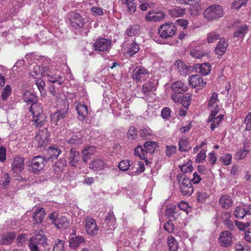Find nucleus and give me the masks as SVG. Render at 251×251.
Returning <instances> with one entry per match:
<instances>
[{
  "label": "nucleus",
  "mask_w": 251,
  "mask_h": 251,
  "mask_svg": "<svg viewBox=\"0 0 251 251\" xmlns=\"http://www.w3.org/2000/svg\"><path fill=\"white\" fill-rule=\"evenodd\" d=\"M176 179L181 194L183 196H190L194 192V188L190 179L182 173L177 175Z\"/></svg>",
  "instance_id": "nucleus-1"
},
{
  "label": "nucleus",
  "mask_w": 251,
  "mask_h": 251,
  "mask_svg": "<svg viewBox=\"0 0 251 251\" xmlns=\"http://www.w3.org/2000/svg\"><path fill=\"white\" fill-rule=\"evenodd\" d=\"M42 76H47L49 81L52 83H56L59 86L63 83V80L61 79L63 77L56 74L55 70L53 66H42Z\"/></svg>",
  "instance_id": "nucleus-2"
},
{
  "label": "nucleus",
  "mask_w": 251,
  "mask_h": 251,
  "mask_svg": "<svg viewBox=\"0 0 251 251\" xmlns=\"http://www.w3.org/2000/svg\"><path fill=\"white\" fill-rule=\"evenodd\" d=\"M203 15L207 20H217L224 16V10L220 5L213 4L204 11Z\"/></svg>",
  "instance_id": "nucleus-3"
},
{
  "label": "nucleus",
  "mask_w": 251,
  "mask_h": 251,
  "mask_svg": "<svg viewBox=\"0 0 251 251\" xmlns=\"http://www.w3.org/2000/svg\"><path fill=\"white\" fill-rule=\"evenodd\" d=\"M47 242V238L42 230L35 231L34 235L30 238L28 246L31 251H39L38 245H44Z\"/></svg>",
  "instance_id": "nucleus-4"
},
{
  "label": "nucleus",
  "mask_w": 251,
  "mask_h": 251,
  "mask_svg": "<svg viewBox=\"0 0 251 251\" xmlns=\"http://www.w3.org/2000/svg\"><path fill=\"white\" fill-rule=\"evenodd\" d=\"M46 161H47L44 156L37 155L33 157L29 163V170L34 174H38L44 167L45 162Z\"/></svg>",
  "instance_id": "nucleus-5"
},
{
  "label": "nucleus",
  "mask_w": 251,
  "mask_h": 251,
  "mask_svg": "<svg viewBox=\"0 0 251 251\" xmlns=\"http://www.w3.org/2000/svg\"><path fill=\"white\" fill-rule=\"evenodd\" d=\"M249 30V25L241 22H238L235 25V30L233 32V37L243 39Z\"/></svg>",
  "instance_id": "nucleus-6"
},
{
  "label": "nucleus",
  "mask_w": 251,
  "mask_h": 251,
  "mask_svg": "<svg viewBox=\"0 0 251 251\" xmlns=\"http://www.w3.org/2000/svg\"><path fill=\"white\" fill-rule=\"evenodd\" d=\"M233 235L227 230L224 231L220 233L219 242L220 244L224 247H228L231 245Z\"/></svg>",
  "instance_id": "nucleus-7"
},
{
  "label": "nucleus",
  "mask_w": 251,
  "mask_h": 251,
  "mask_svg": "<svg viewBox=\"0 0 251 251\" xmlns=\"http://www.w3.org/2000/svg\"><path fill=\"white\" fill-rule=\"evenodd\" d=\"M69 15L70 21L73 27L75 28L83 27L84 25L83 19L79 13L71 12Z\"/></svg>",
  "instance_id": "nucleus-8"
},
{
  "label": "nucleus",
  "mask_w": 251,
  "mask_h": 251,
  "mask_svg": "<svg viewBox=\"0 0 251 251\" xmlns=\"http://www.w3.org/2000/svg\"><path fill=\"white\" fill-rule=\"evenodd\" d=\"M111 44L110 40L101 38L96 41L94 44V47L96 50L103 51L108 50Z\"/></svg>",
  "instance_id": "nucleus-9"
},
{
  "label": "nucleus",
  "mask_w": 251,
  "mask_h": 251,
  "mask_svg": "<svg viewBox=\"0 0 251 251\" xmlns=\"http://www.w3.org/2000/svg\"><path fill=\"white\" fill-rule=\"evenodd\" d=\"M85 222L86 232L92 235L97 234L99 229L95 221L91 218L87 217L85 218Z\"/></svg>",
  "instance_id": "nucleus-10"
},
{
  "label": "nucleus",
  "mask_w": 251,
  "mask_h": 251,
  "mask_svg": "<svg viewBox=\"0 0 251 251\" xmlns=\"http://www.w3.org/2000/svg\"><path fill=\"white\" fill-rule=\"evenodd\" d=\"M191 101V97L189 94H186L183 96L181 94L177 97L174 95V102L176 103H181V105L184 109H188Z\"/></svg>",
  "instance_id": "nucleus-11"
},
{
  "label": "nucleus",
  "mask_w": 251,
  "mask_h": 251,
  "mask_svg": "<svg viewBox=\"0 0 251 251\" xmlns=\"http://www.w3.org/2000/svg\"><path fill=\"white\" fill-rule=\"evenodd\" d=\"M25 159L23 157L17 156L14 158L12 165V171L14 173L19 174L24 170Z\"/></svg>",
  "instance_id": "nucleus-12"
},
{
  "label": "nucleus",
  "mask_w": 251,
  "mask_h": 251,
  "mask_svg": "<svg viewBox=\"0 0 251 251\" xmlns=\"http://www.w3.org/2000/svg\"><path fill=\"white\" fill-rule=\"evenodd\" d=\"M175 70L181 75H186L191 72V67L187 66L185 63L180 60H177L175 64Z\"/></svg>",
  "instance_id": "nucleus-13"
},
{
  "label": "nucleus",
  "mask_w": 251,
  "mask_h": 251,
  "mask_svg": "<svg viewBox=\"0 0 251 251\" xmlns=\"http://www.w3.org/2000/svg\"><path fill=\"white\" fill-rule=\"evenodd\" d=\"M188 81L189 85L193 88L197 87L202 88L206 84V82H204L203 78L198 75L189 76Z\"/></svg>",
  "instance_id": "nucleus-14"
},
{
  "label": "nucleus",
  "mask_w": 251,
  "mask_h": 251,
  "mask_svg": "<svg viewBox=\"0 0 251 251\" xmlns=\"http://www.w3.org/2000/svg\"><path fill=\"white\" fill-rule=\"evenodd\" d=\"M173 26L172 23L166 24L161 25L158 30V33L160 36L163 38L171 37L173 34Z\"/></svg>",
  "instance_id": "nucleus-15"
},
{
  "label": "nucleus",
  "mask_w": 251,
  "mask_h": 251,
  "mask_svg": "<svg viewBox=\"0 0 251 251\" xmlns=\"http://www.w3.org/2000/svg\"><path fill=\"white\" fill-rule=\"evenodd\" d=\"M67 110H58L53 113L50 114L51 124L54 125H59L61 123L66 116Z\"/></svg>",
  "instance_id": "nucleus-16"
},
{
  "label": "nucleus",
  "mask_w": 251,
  "mask_h": 251,
  "mask_svg": "<svg viewBox=\"0 0 251 251\" xmlns=\"http://www.w3.org/2000/svg\"><path fill=\"white\" fill-rule=\"evenodd\" d=\"M147 75L148 72L145 69L141 68L137 70L136 67L132 72V78L137 81L144 80Z\"/></svg>",
  "instance_id": "nucleus-17"
},
{
  "label": "nucleus",
  "mask_w": 251,
  "mask_h": 251,
  "mask_svg": "<svg viewBox=\"0 0 251 251\" xmlns=\"http://www.w3.org/2000/svg\"><path fill=\"white\" fill-rule=\"evenodd\" d=\"M61 152L57 147H50L48 151L47 156L45 158L47 161H52L57 158Z\"/></svg>",
  "instance_id": "nucleus-18"
},
{
  "label": "nucleus",
  "mask_w": 251,
  "mask_h": 251,
  "mask_svg": "<svg viewBox=\"0 0 251 251\" xmlns=\"http://www.w3.org/2000/svg\"><path fill=\"white\" fill-rule=\"evenodd\" d=\"M233 200L230 196L224 195H222L219 200V203L224 209H228L233 204Z\"/></svg>",
  "instance_id": "nucleus-19"
},
{
  "label": "nucleus",
  "mask_w": 251,
  "mask_h": 251,
  "mask_svg": "<svg viewBox=\"0 0 251 251\" xmlns=\"http://www.w3.org/2000/svg\"><path fill=\"white\" fill-rule=\"evenodd\" d=\"M188 90L187 84L181 81H176L174 83V95L179 93L183 94Z\"/></svg>",
  "instance_id": "nucleus-20"
},
{
  "label": "nucleus",
  "mask_w": 251,
  "mask_h": 251,
  "mask_svg": "<svg viewBox=\"0 0 251 251\" xmlns=\"http://www.w3.org/2000/svg\"><path fill=\"white\" fill-rule=\"evenodd\" d=\"M45 215V211L42 208H37L33 213L32 218L34 224H39L42 223Z\"/></svg>",
  "instance_id": "nucleus-21"
},
{
  "label": "nucleus",
  "mask_w": 251,
  "mask_h": 251,
  "mask_svg": "<svg viewBox=\"0 0 251 251\" xmlns=\"http://www.w3.org/2000/svg\"><path fill=\"white\" fill-rule=\"evenodd\" d=\"M80 158L79 152L74 149L70 150L69 153V163L72 166H76Z\"/></svg>",
  "instance_id": "nucleus-22"
},
{
  "label": "nucleus",
  "mask_w": 251,
  "mask_h": 251,
  "mask_svg": "<svg viewBox=\"0 0 251 251\" xmlns=\"http://www.w3.org/2000/svg\"><path fill=\"white\" fill-rule=\"evenodd\" d=\"M58 229H66L69 226V222L67 218L64 216L58 217L57 219L55 220L54 224Z\"/></svg>",
  "instance_id": "nucleus-23"
},
{
  "label": "nucleus",
  "mask_w": 251,
  "mask_h": 251,
  "mask_svg": "<svg viewBox=\"0 0 251 251\" xmlns=\"http://www.w3.org/2000/svg\"><path fill=\"white\" fill-rule=\"evenodd\" d=\"M46 117L43 114L34 115L32 117V122L33 125L37 127H41L44 126L46 123Z\"/></svg>",
  "instance_id": "nucleus-24"
},
{
  "label": "nucleus",
  "mask_w": 251,
  "mask_h": 251,
  "mask_svg": "<svg viewBox=\"0 0 251 251\" xmlns=\"http://www.w3.org/2000/svg\"><path fill=\"white\" fill-rule=\"evenodd\" d=\"M76 110L78 115V118L81 121H83L88 115L87 106L85 104H78L76 106Z\"/></svg>",
  "instance_id": "nucleus-25"
},
{
  "label": "nucleus",
  "mask_w": 251,
  "mask_h": 251,
  "mask_svg": "<svg viewBox=\"0 0 251 251\" xmlns=\"http://www.w3.org/2000/svg\"><path fill=\"white\" fill-rule=\"evenodd\" d=\"M15 237L16 234L14 232H7L1 236L0 243L2 245H10L13 242Z\"/></svg>",
  "instance_id": "nucleus-26"
},
{
  "label": "nucleus",
  "mask_w": 251,
  "mask_h": 251,
  "mask_svg": "<svg viewBox=\"0 0 251 251\" xmlns=\"http://www.w3.org/2000/svg\"><path fill=\"white\" fill-rule=\"evenodd\" d=\"M95 152L96 148L92 146L85 148L82 151L83 162L86 163L87 160L90 159L91 156L95 154Z\"/></svg>",
  "instance_id": "nucleus-27"
},
{
  "label": "nucleus",
  "mask_w": 251,
  "mask_h": 251,
  "mask_svg": "<svg viewBox=\"0 0 251 251\" xmlns=\"http://www.w3.org/2000/svg\"><path fill=\"white\" fill-rule=\"evenodd\" d=\"M66 165L67 161L65 158H61L59 160L55 162V164L53 167L52 171L54 174L62 172Z\"/></svg>",
  "instance_id": "nucleus-28"
},
{
  "label": "nucleus",
  "mask_w": 251,
  "mask_h": 251,
  "mask_svg": "<svg viewBox=\"0 0 251 251\" xmlns=\"http://www.w3.org/2000/svg\"><path fill=\"white\" fill-rule=\"evenodd\" d=\"M89 168L93 171H100L104 168V162L101 159H95L91 162Z\"/></svg>",
  "instance_id": "nucleus-29"
},
{
  "label": "nucleus",
  "mask_w": 251,
  "mask_h": 251,
  "mask_svg": "<svg viewBox=\"0 0 251 251\" xmlns=\"http://www.w3.org/2000/svg\"><path fill=\"white\" fill-rule=\"evenodd\" d=\"M85 242V239L83 236H78L71 238L69 245L71 248L75 249L82 243Z\"/></svg>",
  "instance_id": "nucleus-30"
},
{
  "label": "nucleus",
  "mask_w": 251,
  "mask_h": 251,
  "mask_svg": "<svg viewBox=\"0 0 251 251\" xmlns=\"http://www.w3.org/2000/svg\"><path fill=\"white\" fill-rule=\"evenodd\" d=\"M105 222L110 229H113L116 226V218L112 210L108 213V215L105 219Z\"/></svg>",
  "instance_id": "nucleus-31"
},
{
  "label": "nucleus",
  "mask_w": 251,
  "mask_h": 251,
  "mask_svg": "<svg viewBox=\"0 0 251 251\" xmlns=\"http://www.w3.org/2000/svg\"><path fill=\"white\" fill-rule=\"evenodd\" d=\"M152 13L149 12L145 17L147 21L159 22L165 18V15L163 13H157L155 15H151Z\"/></svg>",
  "instance_id": "nucleus-32"
},
{
  "label": "nucleus",
  "mask_w": 251,
  "mask_h": 251,
  "mask_svg": "<svg viewBox=\"0 0 251 251\" xmlns=\"http://www.w3.org/2000/svg\"><path fill=\"white\" fill-rule=\"evenodd\" d=\"M140 32V27L138 25H134L129 26L127 28L126 33L129 37L138 35Z\"/></svg>",
  "instance_id": "nucleus-33"
},
{
  "label": "nucleus",
  "mask_w": 251,
  "mask_h": 251,
  "mask_svg": "<svg viewBox=\"0 0 251 251\" xmlns=\"http://www.w3.org/2000/svg\"><path fill=\"white\" fill-rule=\"evenodd\" d=\"M29 109L32 116L43 114V107L41 104L36 101L31 104Z\"/></svg>",
  "instance_id": "nucleus-34"
},
{
  "label": "nucleus",
  "mask_w": 251,
  "mask_h": 251,
  "mask_svg": "<svg viewBox=\"0 0 251 251\" xmlns=\"http://www.w3.org/2000/svg\"><path fill=\"white\" fill-rule=\"evenodd\" d=\"M226 47L225 40L221 39L215 49V52L217 54L223 55L226 52Z\"/></svg>",
  "instance_id": "nucleus-35"
},
{
  "label": "nucleus",
  "mask_w": 251,
  "mask_h": 251,
  "mask_svg": "<svg viewBox=\"0 0 251 251\" xmlns=\"http://www.w3.org/2000/svg\"><path fill=\"white\" fill-rule=\"evenodd\" d=\"M82 138L80 135H73L68 141V143L72 146H76L82 143Z\"/></svg>",
  "instance_id": "nucleus-36"
},
{
  "label": "nucleus",
  "mask_w": 251,
  "mask_h": 251,
  "mask_svg": "<svg viewBox=\"0 0 251 251\" xmlns=\"http://www.w3.org/2000/svg\"><path fill=\"white\" fill-rule=\"evenodd\" d=\"M199 73L203 75H207L211 71V66L208 63H204L199 65Z\"/></svg>",
  "instance_id": "nucleus-37"
},
{
  "label": "nucleus",
  "mask_w": 251,
  "mask_h": 251,
  "mask_svg": "<svg viewBox=\"0 0 251 251\" xmlns=\"http://www.w3.org/2000/svg\"><path fill=\"white\" fill-rule=\"evenodd\" d=\"M24 100L25 101L28 102H35L37 100V98L35 95L30 91H26L23 96Z\"/></svg>",
  "instance_id": "nucleus-38"
},
{
  "label": "nucleus",
  "mask_w": 251,
  "mask_h": 251,
  "mask_svg": "<svg viewBox=\"0 0 251 251\" xmlns=\"http://www.w3.org/2000/svg\"><path fill=\"white\" fill-rule=\"evenodd\" d=\"M144 147L146 149L147 152L148 151L150 153L153 152L155 149L157 147V144L155 142L147 141L144 144Z\"/></svg>",
  "instance_id": "nucleus-39"
},
{
  "label": "nucleus",
  "mask_w": 251,
  "mask_h": 251,
  "mask_svg": "<svg viewBox=\"0 0 251 251\" xmlns=\"http://www.w3.org/2000/svg\"><path fill=\"white\" fill-rule=\"evenodd\" d=\"M155 90L154 84L151 82L148 81L144 84L142 87V92L144 94H147L150 92L153 91Z\"/></svg>",
  "instance_id": "nucleus-40"
},
{
  "label": "nucleus",
  "mask_w": 251,
  "mask_h": 251,
  "mask_svg": "<svg viewBox=\"0 0 251 251\" xmlns=\"http://www.w3.org/2000/svg\"><path fill=\"white\" fill-rule=\"evenodd\" d=\"M245 209H244V207L237 206L235 207L233 213L235 216L238 219L243 218L246 216V213L245 212Z\"/></svg>",
  "instance_id": "nucleus-41"
},
{
  "label": "nucleus",
  "mask_w": 251,
  "mask_h": 251,
  "mask_svg": "<svg viewBox=\"0 0 251 251\" xmlns=\"http://www.w3.org/2000/svg\"><path fill=\"white\" fill-rule=\"evenodd\" d=\"M190 54L192 57L197 59H200L203 56H206L207 55V53L204 52L203 51L199 50L197 49H193L190 51Z\"/></svg>",
  "instance_id": "nucleus-42"
},
{
  "label": "nucleus",
  "mask_w": 251,
  "mask_h": 251,
  "mask_svg": "<svg viewBox=\"0 0 251 251\" xmlns=\"http://www.w3.org/2000/svg\"><path fill=\"white\" fill-rule=\"evenodd\" d=\"M134 154L139 157L141 159L146 158L147 151L144 150L142 147L137 146L134 150Z\"/></svg>",
  "instance_id": "nucleus-43"
},
{
  "label": "nucleus",
  "mask_w": 251,
  "mask_h": 251,
  "mask_svg": "<svg viewBox=\"0 0 251 251\" xmlns=\"http://www.w3.org/2000/svg\"><path fill=\"white\" fill-rule=\"evenodd\" d=\"M223 119L224 115L222 114H220L216 117H215V116L214 117L213 122L211 123L210 126L211 130L213 131L216 127H217Z\"/></svg>",
  "instance_id": "nucleus-44"
},
{
  "label": "nucleus",
  "mask_w": 251,
  "mask_h": 251,
  "mask_svg": "<svg viewBox=\"0 0 251 251\" xmlns=\"http://www.w3.org/2000/svg\"><path fill=\"white\" fill-rule=\"evenodd\" d=\"M177 208L180 209V210L188 212V210L189 209L188 203L185 201H182L179 202L176 206H174V214L176 213V210Z\"/></svg>",
  "instance_id": "nucleus-45"
},
{
  "label": "nucleus",
  "mask_w": 251,
  "mask_h": 251,
  "mask_svg": "<svg viewBox=\"0 0 251 251\" xmlns=\"http://www.w3.org/2000/svg\"><path fill=\"white\" fill-rule=\"evenodd\" d=\"M179 149L182 151H187L189 150L188 140L185 138H181L179 141Z\"/></svg>",
  "instance_id": "nucleus-46"
},
{
  "label": "nucleus",
  "mask_w": 251,
  "mask_h": 251,
  "mask_svg": "<svg viewBox=\"0 0 251 251\" xmlns=\"http://www.w3.org/2000/svg\"><path fill=\"white\" fill-rule=\"evenodd\" d=\"M122 2L127 5L128 11L130 13H134L136 11V5L133 0H122Z\"/></svg>",
  "instance_id": "nucleus-47"
},
{
  "label": "nucleus",
  "mask_w": 251,
  "mask_h": 251,
  "mask_svg": "<svg viewBox=\"0 0 251 251\" xmlns=\"http://www.w3.org/2000/svg\"><path fill=\"white\" fill-rule=\"evenodd\" d=\"M65 242L59 239H57L54 242L53 245V251H64V245Z\"/></svg>",
  "instance_id": "nucleus-48"
},
{
  "label": "nucleus",
  "mask_w": 251,
  "mask_h": 251,
  "mask_svg": "<svg viewBox=\"0 0 251 251\" xmlns=\"http://www.w3.org/2000/svg\"><path fill=\"white\" fill-rule=\"evenodd\" d=\"M42 67L35 65L33 66L32 70L30 72L29 74L31 76L37 78V76L43 72Z\"/></svg>",
  "instance_id": "nucleus-49"
},
{
  "label": "nucleus",
  "mask_w": 251,
  "mask_h": 251,
  "mask_svg": "<svg viewBox=\"0 0 251 251\" xmlns=\"http://www.w3.org/2000/svg\"><path fill=\"white\" fill-rule=\"evenodd\" d=\"M219 37L220 36L219 33L215 31H212L207 34V42L209 43L214 42L218 40Z\"/></svg>",
  "instance_id": "nucleus-50"
},
{
  "label": "nucleus",
  "mask_w": 251,
  "mask_h": 251,
  "mask_svg": "<svg viewBox=\"0 0 251 251\" xmlns=\"http://www.w3.org/2000/svg\"><path fill=\"white\" fill-rule=\"evenodd\" d=\"M12 91L11 87L10 85H7L4 88L1 95V97L3 100H7L8 97L11 95Z\"/></svg>",
  "instance_id": "nucleus-51"
},
{
  "label": "nucleus",
  "mask_w": 251,
  "mask_h": 251,
  "mask_svg": "<svg viewBox=\"0 0 251 251\" xmlns=\"http://www.w3.org/2000/svg\"><path fill=\"white\" fill-rule=\"evenodd\" d=\"M27 235V234L22 233L18 236L17 239V244L18 246L22 247L25 244L27 239V237H26Z\"/></svg>",
  "instance_id": "nucleus-52"
},
{
  "label": "nucleus",
  "mask_w": 251,
  "mask_h": 251,
  "mask_svg": "<svg viewBox=\"0 0 251 251\" xmlns=\"http://www.w3.org/2000/svg\"><path fill=\"white\" fill-rule=\"evenodd\" d=\"M206 157V151L204 149H202L197 155L195 161L196 163H202L205 161Z\"/></svg>",
  "instance_id": "nucleus-53"
},
{
  "label": "nucleus",
  "mask_w": 251,
  "mask_h": 251,
  "mask_svg": "<svg viewBox=\"0 0 251 251\" xmlns=\"http://www.w3.org/2000/svg\"><path fill=\"white\" fill-rule=\"evenodd\" d=\"M139 50V45L136 43L133 42L131 44L130 48L128 50L127 53L128 55L132 56L133 54L137 53L138 51Z\"/></svg>",
  "instance_id": "nucleus-54"
},
{
  "label": "nucleus",
  "mask_w": 251,
  "mask_h": 251,
  "mask_svg": "<svg viewBox=\"0 0 251 251\" xmlns=\"http://www.w3.org/2000/svg\"><path fill=\"white\" fill-rule=\"evenodd\" d=\"M140 136L143 138L150 139L151 136V130L150 128H144L139 131Z\"/></svg>",
  "instance_id": "nucleus-55"
},
{
  "label": "nucleus",
  "mask_w": 251,
  "mask_h": 251,
  "mask_svg": "<svg viewBox=\"0 0 251 251\" xmlns=\"http://www.w3.org/2000/svg\"><path fill=\"white\" fill-rule=\"evenodd\" d=\"M130 164L128 160H124L121 161L119 165V168L123 171H127L129 169Z\"/></svg>",
  "instance_id": "nucleus-56"
},
{
  "label": "nucleus",
  "mask_w": 251,
  "mask_h": 251,
  "mask_svg": "<svg viewBox=\"0 0 251 251\" xmlns=\"http://www.w3.org/2000/svg\"><path fill=\"white\" fill-rule=\"evenodd\" d=\"M247 0H238L234 1L232 4V8L236 10H239L243 5H246Z\"/></svg>",
  "instance_id": "nucleus-57"
},
{
  "label": "nucleus",
  "mask_w": 251,
  "mask_h": 251,
  "mask_svg": "<svg viewBox=\"0 0 251 251\" xmlns=\"http://www.w3.org/2000/svg\"><path fill=\"white\" fill-rule=\"evenodd\" d=\"M219 100L218 99V94L216 92H213L210 97L208 103L207 104V107H211L213 106Z\"/></svg>",
  "instance_id": "nucleus-58"
},
{
  "label": "nucleus",
  "mask_w": 251,
  "mask_h": 251,
  "mask_svg": "<svg viewBox=\"0 0 251 251\" xmlns=\"http://www.w3.org/2000/svg\"><path fill=\"white\" fill-rule=\"evenodd\" d=\"M60 86L56 83H52L50 85L49 91L53 97L56 96L59 93V90L58 87Z\"/></svg>",
  "instance_id": "nucleus-59"
},
{
  "label": "nucleus",
  "mask_w": 251,
  "mask_h": 251,
  "mask_svg": "<svg viewBox=\"0 0 251 251\" xmlns=\"http://www.w3.org/2000/svg\"><path fill=\"white\" fill-rule=\"evenodd\" d=\"M10 183V177L8 174L5 173L3 176L1 178L0 182V186H2L3 187H6Z\"/></svg>",
  "instance_id": "nucleus-60"
},
{
  "label": "nucleus",
  "mask_w": 251,
  "mask_h": 251,
  "mask_svg": "<svg viewBox=\"0 0 251 251\" xmlns=\"http://www.w3.org/2000/svg\"><path fill=\"white\" fill-rule=\"evenodd\" d=\"M248 153L249 150H240L236 153L235 158L238 160H241L246 157Z\"/></svg>",
  "instance_id": "nucleus-61"
},
{
  "label": "nucleus",
  "mask_w": 251,
  "mask_h": 251,
  "mask_svg": "<svg viewBox=\"0 0 251 251\" xmlns=\"http://www.w3.org/2000/svg\"><path fill=\"white\" fill-rule=\"evenodd\" d=\"M202 180V178L199 173L195 172L193 175V178L190 179L192 184H199Z\"/></svg>",
  "instance_id": "nucleus-62"
},
{
  "label": "nucleus",
  "mask_w": 251,
  "mask_h": 251,
  "mask_svg": "<svg viewBox=\"0 0 251 251\" xmlns=\"http://www.w3.org/2000/svg\"><path fill=\"white\" fill-rule=\"evenodd\" d=\"M197 201L201 203L203 202L208 197L206 193L202 192H197Z\"/></svg>",
  "instance_id": "nucleus-63"
},
{
  "label": "nucleus",
  "mask_w": 251,
  "mask_h": 251,
  "mask_svg": "<svg viewBox=\"0 0 251 251\" xmlns=\"http://www.w3.org/2000/svg\"><path fill=\"white\" fill-rule=\"evenodd\" d=\"M246 129L247 130L251 129V112H249L245 119Z\"/></svg>",
  "instance_id": "nucleus-64"
}]
</instances>
